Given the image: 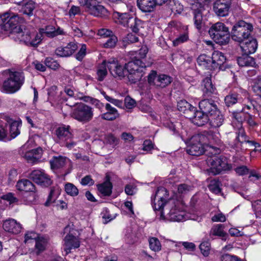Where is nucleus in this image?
Returning a JSON list of instances; mask_svg holds the SVG:
<instances>
[{
  "instance_id": "09e8293b",
  "label": "nucleus",
  "mask_w": 261,
  "mask_h": 261,
  "mask_svg": "<svg viewBox=\"0 0 261 261\" xmlns=\"http://www.w3.org/2000/svg\"><path fill=\"white\" fill-rule=\"evenodd\" d=\"M129 21H130L128 27H129L133 32L139 33L140 29L142 28V21L136 17L131 18Z\"/></svg>"
},
{
  "instance_id": "72a5a7b5",
  "label": "nucleus",
  "mask_w": 261,
  "mask_h": 261,
  "mask_svg": "<svg viewBox=\"0 0 261 261\" xmlns=\"http://www.w3.org/2000/svg\"><path fill=\"white\" fill-rule=\"evenodd\" d=\"M198 64L207 69L214 70L212 57L205 54L200 55L197 60Z\"/></svg>"
},
{
  "instance_id": "7c9ffc66",
  "label": "nucleus",
  "mask_w": 261,
  "mask_h": 261,
  "mask_svg": "<svg viewBox=\"0 0 261 261\" xmlns=\"http://www.w3.org/2000/svg\"><path fill=\"white\" fill-rule=\"evenodd\" d=\"M185 213L177 210L176 208H172L165 216V219L170 221H181L185 220Z\"/></svg>"
},
{
  "instance_id": "4468645a",
  "label": "nucleus",
  "mask_w": 261,
  "mask_h": 261,
  "mask_svg": "<svg viewBox=\"0 0 261 261\" xmlns=\"http://www.w3.org/2000/svg\"><path fill=\"white\" fill-rule=\"evenodd\" d=\"M203 136H199L192 139L191 143L187 148V152L188 154L193 156H199L203 154L204 149L200 142Z\"/></svg>"
},
{
  "instance_id": "2f4dec72",
  "label": "nucleus",
  "mask_w": 261,
  "mask_h": 261,
  "mask_svg": "<svg viewBox=\"0 0 261 261\" xmlns=\"http://www.w3.org/2000/svg\"><path fill=\"white\" fill-rule=\"evenodd\" d=\"M18 5L21 6L20 11L25 15L29 16L33 15V11L36 8V3L32 0H29L26 3L20 2L18 3Z\"/></svg>"
},
{
  "instance_id": "7ed1b4c3",
  "label": "nucleus",
  "mask_w": 261,
  "mask_h": 261,
  "mask_svg": "<svg viewBox=\"0 0 261 261\" xmlns=\"http://www.w3.org/2000/svg\"><path fill=\"white\" fill-rule=\"evenodd\" d=\"M149 65L143 60L132 58V60L126 64L129 81L132 83L140 81L144 73L143 70Z\"/></svg>"
},
{
  "instance_id": "c85d7f7f",
  "label": "nucleus",
  "mask_w": 261,
  "mask_h": 261,
  "mask_svg": "<svg viewBox=\"0 0 261 261\" xmlns=\"http://www.w3.org/2000/svg\"><path fill=\"white\" fill-rule=\"evenodd\" d=\"M224 118L221 112L218 110L216 113L208 117L210 125L213 128L220 127L224 122Z\"/></svg>"
},
{
  "instance_id": "4c0bfd02",
  "label": "nucleus",
  "mask_w": 261,
  "mask_h": 261,
  "mask_svg": "<svg viewBox=\"0 0 261 261\" xmlns=\"http://www.w3.org/2000/svg\"><path fill=\"white\" fill-rule=\"evenodd\" d=\"M202 86L203 87L202 90L205 96H209L214 93L215 88L212 84L211 78L206 77L204 79L202 82Z\"/></svg>"
},
{
  "instance_id": "37998d69",
  "label": "nucleus",
  "mask_w": 261,
  "mask_h": 261,
  "mask_svg": "<svg viewBox=\"0 0 261 261\" xmlns=\"http://www.w3.org/2000/svg\"><path fill=\"white\" fill-rule=\"evenodd\" d=\"M205 136L211 143H214L219 146H221L222 142L220 139V134L219 133H214L212 131L204 132Z\"/></svg>"
},
{
  "instance_id": "f03ea898",
  "label": "nucleus",
  "mask_w": 261,
  "mask_h": 261,
  "mask_svg": "<svg viewBox=\"0 0 261 261\" xmlns=\"http://www.w3.org/2000/svg\"><path fill=\"white\" fill-rule=\"evenodd\" d=\"M11 37L15 41L24 42L27 45L36 47L41 41V35L36 32H30L27 30H23L20 27L15 28L11 33Z\"/></svg>"
},
{
  "instance_id": "cd10ccee",
  "label": "nucleus",
  "mask_w": 261,
  "mask_h": 261,
  "mask_svg": "<svg viewBox=\"0 0 261 261\" xmlns=\"http://www.w3.org/2000/svg\"><path fill=\"white\" fill-rule=\"evenodd\" d=\"M64 32L63 30L61 29L59 27L56 29L54 26L49 25L46 26L45 28H41L39 30V34L42 37V34H45L46 36L53 38L59 35H63Z\"/></svg>"
},
{
  "instance_id": "49530a36",
  "label": "nucleus",
  "mask_w": 261,
  "mask_h": 261,
  "mask_svg": "<svg viewBox=\"0 0 261 261\" xmlns=\"http://www.w3.org/2000/svg\"><path fill=\"white\" fill-rule=\"evenodd\" d=\"M117 14L118 15L120 23L123 26L128 27L130 23V19L134 17L128 13L117 12Z\"/></svg>"
},
{
  "instance_id": "13d9d810",
  "label": "nucleus",
  "mask_w": 261,
  "mask_h": 261,
  "mask_svg": "<svg viewBox=\"0 0 261 261\" xmlns=\"http://www.w3.org/2000/svg\"><path fill=\"white\" fill-rule=\"evenodd\" d=\"M108 38L107 41L103 44V46L105 48L114 47L118 41L117 37L113 33Z\"/></svg>"
},
{
  "instance_id": "58836bf2",
  "label": "nucleus",
  "mask_w": 261,
  "mask_h": 261,
  "mask_svg": "<svg viewBox=\"0 0 261 261\" xmlns=\"http://www.w3.org/2000/svg\"><path fill=\"white\" fill-rule=\"evenodd\" d=\"M238 63L240 66H253L255 64L254 59L248 55H243L241 57H239L237 59Z\"/></svg>"
},
{
  "instance_id": "c03bdc74",
  "label": "nucleus",
  "mask_w": 261,
  "mask_h": 261,
  "mask_svg": "<svg viewBox=\"0 0 261 261\" xmlns=\"http://www.w3.org/2000/svg\"><path fill=\"white\" fill-rule=\"evenodd\" d=\"M35 248L37 250V254L43 251L47 243V240L43 236H39L36 241Z\"/></svg>"
},
{
  "instance_id": "6e6552de",
  "label": "nucleus",
  "mask_w": 261,
  "mask_h": 261,
  "mask_svg": "<svg viewBox=\"0 0 261 261\" xmlns=\"http://www.w3.org/2000/svg\"><path fill=\"white\" fill-rule=\"evenodd\" d=\"M56 142L61 146H66L69 149L73 147L75 143L72 141L73 135L69 125H61L55 130Z\"/></svg>"
},
{
  "instance_id": "603ef678",
  "label": "nucleus",
  "mask_w": 261,
  "mask_h": 261,
  "mask_svg": "<svg viewBox=\"0 0 261 261\" xmlns=\"http://www.w3.org/2000/svg\"><path fill=\"white\" fill-rule=\"evenodd\" d=\"M210 236L224 237L226 233L223 231L222 224H217L213 226L210 233Z\"/></svg>"
},
{
  "instance_id": "39448f33",
  "label": "nucleus",
  "mask_w": 261,
  "mask_h": 261,
  "mask_svg": "<svg viewBox=\"0 0 261 261\" xmlns=\"http://www.w3.org/2000/svg\"><path fill=\"white\" fill-rule=\"evenodd\" d=\"M211 37L218 44H227L230 40L229 29L223 23L218 22L213 24L208 30Z\"/></svg>"
},
{
  "instance_id": "e2e57ef3",
  "label": "nucleus",
  "mask_w": 261,
  "mask_h": 261,
  "mask_svg": "<svg viewBox=\"0 0 261 261\" xmlns=\"http://www.w3.org/2000/svg\"><path fill=\"white\" fill-rule=\"evenodd\" d=\"M38 157L39 156H38ZM24 158L29 163L35 164L38 162V158L35 157L34 154L32 150L27 151L25 153Z\"/></svg>"
},
{
  "instance_id": "f8f14e48",
  "label": "nucleus",
  "mask_w": 261,
  "mask_h": 261,
  "mask_svg": "<svg viewBox=\"0 0 261 261\" xmlns=\"http://www.w3.org/2000/svg\"><path fill=\"white\" fill-rule=\"evenodd\" d=\"M84 6L86 11L95 16H102L107 13V9L99 5L96 0L85 1Z\"/></svg>"
},
{
  "instance_id": "412c9836",
  "label": "nucleus",
  "mask_w": 261,
  "mask_h": 261,
  "mask_svg": "<svg viewBox=\"0 0 261 261\" xmlns=\"http://www.w3.org/2000/svg\"><path fill=\"white\" fill-rule=\"evenodd\" d=\"M188 119H190L193 123L198 126H203L208 121L207 115L201 110H197L196 108H195L193 113L191 116H189Z\"/></svg>"
},
{
  "instance_id": "c756f323",
  "label": "nucleus",
  "mask_w": 261,
  "mask_h": 261,
  "mask_svg": "<svg viewBox=\"0 0 261 261\" xmlns=\"http://www.w3.org/2000/svg\"><path fill=\"white\" fill-rule=\"evenodd\" d=\"M243 96L244 98L238 93L228 94L225 98V104L227 107H230L237 102L243 103L246 100V92L244 93Z\"/></svg>"
},
{
  "instance_id": "9d476101",
  "label": "nucleus",
  "mask_w": 261,
  "mask_h": 261,
  "mask_svg": "<svg viewBox=\"0 0 261 261\" xmlns=\"http://www.w3.org/2000/svg\"><path fill=\"white\" fill-rule=\"evenodd\" d=\"M211 165L210 172L214 175L221 173L222 171L229 170L231 169V165L229 164L225 156H214L208 160Z\"/></svg>"
},
{
  "instance_id": "aec40b11",
  "label": "nucleus",
  "mask_w": 261,
  "mask_h": 261,
  "mask_svg": "<svg viewBox=\"0 0 261 261\" xmlns=\"http://www.w3.org/2000/svg\"><path fill=\"white\" fill-rule=\"evenodd\" d=\"M199 107L200 110L202 111L208 117L219 110L217 106L212 99L202 100L199 103Z\"/></svg>"
},
{
  "instance_id": "de8ad7c7",
  "label": "nucleus",
  "mask_w": 261,
  "mask_h": 261,
  "mask_svg": "<svg viewBox=\"0 0 261 261\" xmlns=\"http://www.w3.org/2000/svg\"><path fill=\"white\" fill-rule=\"evenodd\" d=\"M66 193L70 196L75 197L79 194V189L73 184L67 182L64 186Z\"/></svg>"
},
{
  "instance_id": "3c124183",
  "label": "nucleus",
  "mask_w": 261,
  "mask_h": 261,
  "mask_svg": "<svg viewBox=\"0 0 261 261\" xmlns=\"http://www.w3.org/2000/svg\"><path fill=\"white\" fill-rule=\"evenodd\" d=\"M221 183L218 179H214L211 180L208 185V189L213 193L218 194L221 192Z\"/></svg>"
},
{
  "instance_id": "338daca9",
  "label": "nucleus",
  "mask_w": 261,
  "mask_h": 261,
  "mask_svg": "<svg viewBox=\"0 0 261 261\" xmlns=\"http://www.w3.org/2000/svg\"><path fill=\"white\" fill-rule=\"evenodd\" d=\"M252 206L255 214L259 217H261V200L252 202Z\"/></svg>"
},
{
  "instance_id": "c9c22d12",
  "label": "nucleus",
  "mask_w": 261,
  "mask_h": 261,
  "mask_svg": "<svg viewBox=\"0 0 261 261\" xmlns=\"http://www.w3.org/2000/svg\"><path fill=\"white\" fill-rule=\"evenodd\" d=\"M10 123V134L11 140L15 138L20 134V127L21 125L20 120H12L8 121Z\"/></svg>"
},
{
  "instance_id": "423d86ee",
  "label": "nucleus",
  "mask_w": 261,
  "mask_h": 261,
  "mask_svg": "<svg viewBox=\"0 0 261 261\" xmlns=\"http://www.w3.org/2000/svg\"><path fill=\"white\" fill-rule=\"evenodd\" d=\"M252 30L253 26L251 23H247L244 20L238 21L232 28V39L238 42H244L249 37Z\"/></svg>"
},
{
  "instance_id": "680f3d73",
  "label": "nucleus",
  "mask_w": 261,
  "mask_h": 261,
  "mask_svg": "<svg viewBox=\"0 0 261 261\" xmlns=\"http://www.w3.org/2000/svg\"><path fill=\"white\" fill-rule=\"evenodd\" d=\"M10 140L11 138L8 136L7 132L3 126L2 121L0 120V141L6 142Z\"/></svg>"
},
{
  "instance_id": "a18cd8bd",
  "label": "nucleus",
  "mask_w": 261,
  "mask_h": 261,
  "mask_svg": "<svg viewBox=\"0 0 261 261\" xmlns=\"http://www.w3.org/2000/svg\"><path fill=\"white\" fill-rule=\"evenodd\" d=\"M169 193L166 188L161 187L158 188V190L154 196V199H159L167 202L168 199Z\"/></svg>"
},
{
  "instance_id": "ea45409f",
  "label": "nucleus",
  "mask_w": 261,
  "mask_h": 261,
  "mask_svg": "<svg viewBox=\"0 0 261 261\" xmlns=\"http://www.w3.org/2000/svg\"><path fill=\"white\" fill-rule=\"evenodd\" d=\"M112 184L109 180L106 181L97 186L98 190L105 196H109L111 195L112 194Z\"/></svg>"
},
{
  "instance_id": "20e7f679",
  "label": "nucleus",
  "mask_w": 261,
  "mask_h": 261,
  "mask_svg": "<svg viewBox=\"0 0 261 261\" xmlns=\"http://www.w3.org/2000/svg\"><path fill=\"white\" fill-rule=\"evenodd\" d=\"M236 134L234 141L229 144L231 148L234 149L237 152H243L248 149L253 150L256 142L249 140L244 128L241 127L238 129Z\"/></svg>"
},
{
  "instance_id": "b1692460",
  "label": "nucleus",
  "mask_w": 261,
  "mask_h": 261,
  "mask_svg": "<svg viewBox=\"0 0 261 261\" xmlns=\"http://www.w3.org/2000/svg\"><path fill=\"white\" fill-rule=\"evenodd\" d=\"M241 48L245 54L249 55L254 53L257 47V41L255 39L248 38L244 42H240Z\"/></svg>"
},
{
  "instance_id": "a878e982",
  "label": "nucleus",
  "mask_w": 261,
  "mask_h": 261,
  "mask_svg": "<svg viewBox=\"0 0 261 261\" xmlns=\"http://www.w3.org/2000/svg\"><path fill=\"white\" fill-rule=\"evenodd\" d=\"M213 69H222V66L226 62V58L222 53L215 50L212 55Z\"/></svg>"
},
{
  "instance_id": "5701e85b",
  "label": "nucleus",
  "mask_w": 261,
  "mask_h": 261,
  "mask_svg": "<svg viewBox=\"0 0 261 261\" xmlns=\"http://www.w3.org/2000/svg\"><path fill=\"white\" fill-rule=\"evenodd\" d=\"M4 230L13 234L19 233L21 230V225L13 219L5 221L3 225Z\"/></svg>"
},
{
  "instance_id": "a19ab883",
  "label": "nucleus",
  "mask_w": 261,
  "mask_h": 261,
  "mask_svg": "<svg viewBox=\"0 0 261 261\" xmlns=\"http://www.w3.org/2000/svg\"><path fill=\"white\" fill-rule=\"evenodd\" d=\"M171 82V77L165 74H160L157 77L155 82V87L164 88Z\"/></svg>"
},
{
  "instance_id": "79ce46f5",
  "label": "nucleus",
  "mask_w": 261,
  "mask_h": 261,
  "mask_svg": "<svg viewBox=\"0 0 261 261\" xmlns=\"http://www.w3.org/2000/svg\"><path fill=\"white\" fill-rule=\"evenodd\" d=\"M166 3L173 13L181 14L184 10L183 6L178 1L168 0Z\"/></svg>"
},
{
  "instance_id": "0eeeda50",
  "label": "nucleus",
  "mask_w": 261,
  "mask_h": 261,
  "mask_svg": "<svg viewBox=\"0 0 261 261\" xmlns=\"http://www.w3.org/2000/svg\"><path fill=\"white\" fill-rule=\"evenodd\" d=\"M191 9L193 15L194 25L200 31L205 25L209 11L205 8L203 4L196 2L192 5Z\"/></svg>"
},
{
  "instance_id": "a211bd4d",
  "label": "nucleus",
  "mask_w": 261,
  "mask_h": 261,
  "mask_svg": "<svg viewBox=\"0 0 261 261\" xmlns=\"http://www.w3.org/2000/svg\"><path fill=\"white\" fill-rule=\"evenodd\" d=\"M77 48L76 43L70 42L64 47L59 46L55 50V54L60 57H68L73 54Z\"/></svg>"
},
{
  "instance_id": "774afa93",
  "label": "nucleus",
  "mask_w": 261,
  "mask_h": 261,
  "mask_svg": "<svg viewBox=\"0 0 261 261\" xmlns=\"http://www.w3.org/2000/svg\"><path fill=\"white\" fill-rule=\"evenodd\" d=\"M221 261H243L238 256L230 255L229 254H224L221 257Z\"/></svg>"
},
{
  "instance_id": "f704fd0d",
  "label": "nucleus",
  "mask_w": 261,
  "mask_h": 261,
  "mask_svg": "<svg viewBox=\"0 0 261 261\" xmlns=\"http://www.w3.org/2000/svg\"><path fill=\"white\" fill-rule=\"evenodd\" d=\"M108 61H103L98 65L97 68V80L101 82L104 80L108 74Z\"/></svg>"
},
{
  "instance_id": "864d4df0",
  "label": "nucleus",
  "mask_w": 261,
  "mask_h": 261,
  "mask_svg": "<svg viewBox=\"0 0 261 261\" xmlns=\"http://www.w3.org/2000/svg\"><path fill=\"white\" fill-rule=\"evenodd\" d=\"M59 194V191L58 189H56L55 188H52L49 194L47 199L45 203V205L46 206H49L51 203H54L58 197Z\"/></svg>"
},
{
  "instance_id": "052dcab7",
  "label": "nucleus",
  "mask_w": 261,
  "mask_h": 261,
  "mask_svg": "<svg viewBox=\"0 0 261 261\" xmlns=\"http://www.w3.org/2000/svg\"><path fill=\"white\" fill-rule=\"evenodd\" d=\"M199 248L202 254L204 256H207L210 254L211 249L210 243L208 241L203 242L199 245Z\"/></svg>"
},
{
  "instance_id": "4be33fe9",
  "label": "nucleus",
  "mask_w": 261,
  "mask_h": 261,
  "mask_svg": "<svg viewBox=\"0 0 261 261\" xmlns=\"http://www.w3.org/2000/svg\"><path fill=\"white\" fill-rule=\"evenodd\" d=\"M64 242V250L66 254L69 253L72 249L77 248L80 246V242L78 238L70 233L67 234L65 237Z\"/></svg>"
},
{
  "instance_id": "dca6fc26",
  "label": "nucleus",
  "mask_w": 261,
  "mask_h": 261,
  "mask_svg": "<svg viewBox=\"0 0 261 261\" xmlns=\"http://www.w3.org/2000/svg\"><path fill=\"white\" fill-rule=\"evenodd\" d=\"M231 6L230 1L217 0L213 5V10L218 17H225L228 15Z\"/></svg>"
},
{
  "instance_id": "5fc2aeb1",
  "label": "nucleus",
  "mask_w": 261,
  "mask_h": 261,
  "mask_svg": "<svg viewBox=\"0 0 261 261\" xmlns=\"http://www.w3.org/2000/svg\"><path fill=\"white\" fill-rule=\"evenodd\" d=\"M252 87L253 91L258 95L261 96V75L252 80Z\"/></svg>"
},
{
  "instance_id": "f3484780",
  "label": "nucleus",
  "mask_w": 261,
  "mask_h": 261,
  "mask_svg": "<svg viewBox=\"0 0 261 261\" xmlns=\"http://www.w3.org/2000/svg\"><path fill=\"white\" fill-rule=\"evenodd\" d=\"M3 19H4V28L6 29H14L13 31H15V28H18L16 25L22 20V18L19 17L17 14L12 12L4 13Z\"/></svg>"
},
{
  "instance_id": "ddd939ff",
  "label": "nucleus",
  "mask_w": 261,
  "mask_h": 261,
  "mask_svg": "<svg viewBox=\"0 0 261 261\" xmlns=\"http://www.w3.org/2000/svg\"><path fill=\"white\" fill-rule=\"evenodd\" d=\"M29 177L37 184L43 187H48L52 183L49 176L42 170L33 171L30 173Z\"/></svg>"
},
{
  "instance_id": "2eb2a0df",
  "label": "nucleus",
  "mask_w": 261,
  "mask_h": 261,
  "mask_svg": "<svg viewBox=\"0 0 261 261\" xmlns=\"http://www.w3.org/2000/svg\"><path fill=\"white\" fill-rule=\"evenodd\" d=\"M168 0H137V6L143 12H153L157 5H162Z\"/></svg>"
},
{
  "instance_id": "1a4fd4ad",
  "label": "nucleus",
  "mask_w": 261,
  "mask_h": 261,
  "mask_svg": "<svg viewBox=\"0 0 261 261\" xmlns=\"http://www.w3.org/2000/svg\"><path fill=\"white\" fill-rule=\"evenodd\" d=\"M71 116L79 122H88L93 118V109L87 105L81 103L73 110Z\"/></svg>"
},
{
  "instance_id": "bb28decb",
  "label": "nucleus",
  "mask_w": 261,
  "mask_h": 261,
  "mask_svg": "<svg viewBox=\"0 0 261 261\" xmlns=\"http://www.w3.org/2000/svg\"><path fill=\"white\" fill-rule=\"evenodd\" d=\"M177 108L179 111L185 114V117L188 118L193 113L195 107L186 100H180L177 102Z\"/></svg>"
},
{
  "instance_id": "4d7b16f0",
  "label": "nucleus",
  "mask_w": 261,
  "mask_h": 261,
  "mask_svg": "<svg viewBox=\"0 0 261 261\" xmlns=\"http://www.w3.org/2000/svg\"><path fill=\"white\" fill-rule=\"evenodd\" d=\"M245 116L244 117V121H246L247 123L253 128L257 126V123L255 120V116L249 114L248 112H245Z\"/></svg>"
},
{
  "instance_id": "473e14b6",
  "label": "nucleus",
  "mask_w": 261,
  "mask_h": 261,
  "mask_svg": "<svg viewBox=\"0 0 261 261\" xmlns=\"http://www.w3.org/2000/svg\"><path fill=\"white\" fill-rule=\"evenodd\" d=\"M152 205L154 211H159L160 215V219L162 220L165 219V216L163 211V207L167 203V202L159 199H154L151 197Z\"/></svg>"
},
{
  "instance_id": "69168bd1",
  "label": "nucleus",
  "mask_w": 261,
  "mask_h": 261,
  "mask_svg": "<svg viewBox=\"0 0 261 261\" xmlns=\"http://www.w3.org/2000/svg\"><path fill=\"white\" fill-rule=\"evenodd\" d=\"M86 45L83 44L81 45L80 50L75 55V58L78 61H81L86 55Z\"/></svg>"
},
{
  "instance_id": "0e129e2a",
  "label": "nucleus",
  "mask_w": 261,
  "mask_h": 261,
  "mask_svg": "<svg viewBox=\"0 0 261 261\" xmlns=\"http://www.w3.org/2000/svg\"><path fill=\"white\" fill-rule=\"evenodd\" d=\"M188 35L187 33H184L173 40V45L174 46H178L179 44L185 42L188 39Z\"/></svg>"
},
{
  "instance_id": "f257e3e1",
  "label": "nucleus",
  "mask_w": 261,
  "mask_h": 261,
  "mask_svg": "<svg viewBox=\"0 0 261 261\" xmlns=\"http://www.w3.org/2000/svg\"><path fill=\"white\" fill-rule=\"evenodd\" d=\"M7 77L3 82V88L8 93L18 91L24 82V75L22 72L8 70Z\"/></svg>"
},
{
  "instance_id": "e433bc0d",
  "label": "nucleus",
  "mask_w": 261,
  "mask_h": 261,
  "mask_svg": "<svg viewBox=\"0 0 261 261\" xmlns=\"http://www.w3.org/2000/svg\"><path fill=\"white\" fill-rule=\"evenodd\" d=\"M148 52V48L146 45L142 46L137 51H131L129 53L131 58L143 60L144 62L145 57Z\"/></svg>"
},
{
  "instance_id": "6ab92c4d",
  "label": "nucleus",
  "mask_w": 261,
  "mask_h": 261,
  "mask_svg": "<svg viewBox=\"0 0 261 261\" xmlns=\"http://www.w3.org/2000/svg\"><path fill=\"white\" fill-rule=\"evenodd\" d=\"M108 69L114 76L124 77L125 75L127 76L128 73L126 69V65L125 67H123L118 63L117 61L113 60L108 61Z\"/></svg>"
},
{
  "instance_id": "9b49d317",
  "label": "nucleus",
  "mask_w": 261,
  "mask_h": 261,
  "mask_svg": "<svg viewBox=\"0 0 261 261\" xmlns=\"http://www.w3.org/2000/svg\"><path fill=\"white\" fill-rule=\"evenodd\" d=\"M16 187L20 191L30 193L29 199L27 200V203H33L36 201L38 196L35 192V186L30 180L27 179L19 180Z\"/></svg>"
},
{
  "instance_id": "393cba45",
  "label": "nucleus",
  "mask_w": 261,
  "mask_h": 261,
  "mask_svg": "<svg viewBox=\"0 0 261 261\" xmlns=\"http://www.w3.org/2000/svg\"><path fill=\"white\" fill-rule=\"evenodd\" d=\"M105 110L106 112L101 115V118L102 119L113 121L119 117L117 110L109 103L106 104Z\"/></svg>"
},
{
  "instance_id": "bf43d9fd",
  "label": "nucleus",
  "mask_w": 261,
  "mask_h": 261,
  "mask_svg": "<svg viewBox=\"0 0 261 261\" xmlns=\"http://www.w3.org/2000/svg\"><path fill=\"white\" fill-rule=\"evenodd\" d=\"M45 64L46 66L53 70H56L60 67V65L57 61L50 57L45 59Z\"/></svg>"
},
{
  "instance_id": "8fccbe9b",
  "label": "nucleus",
  "mask_w": 261,
  "mask_h": 261,
  "mask_svg": "<svg viewBox=\"0 0 261 261\" xmlns=\"http://www.w3.org/2000/svg\"><path fill=\"white\" fill-rule=\"evenodd\" d=\"M65 159L62 156L54 157L50 161V166L53 169H59L63 167L65 165Z\"/></svg>"
},
{
  "instance_id": "6e6d98bb",
  "label": "nucleus",
  "mask_w": 261,
  "mask_h": 261,
  "mask_svg": "<svg viewBox=\"0 0 261 261\" xmlns=\"http://www.w3.org/2000/svg\"><path fill=\"white\" fill-rule=\"evenodd\" d=\"M150 248L154 251H159L161 249V244L156 238H151L149 240Z\"/></svg>"
}]
</instances>
